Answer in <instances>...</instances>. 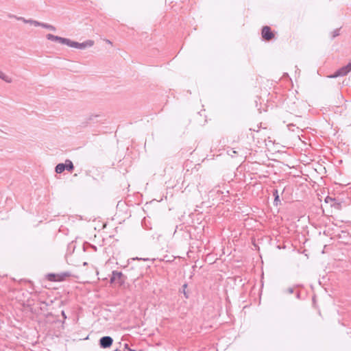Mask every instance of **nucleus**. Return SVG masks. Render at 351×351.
Segmentation results:
<instances>
[{
	"instance_id": "f257e3e1",
	"label": "nucleus",
	"mask_w": 351,
	"mask_h": 351,
	"mask_svg": "<svg viewBox=\"0 0 351 351\" xmlns=\"http://www.w3.org/2000/svg\"><path fill=\"white\" fill-rule=\"evenodd\" d=\"M126 279V276L122 272L114 270L112 272L110 282V284H117L119 287H123Z\"/></svg>"
},
{
	"instance_id": "f03ea898",
	"label": "nucleus",
	"mask_w": 351,
	"mask_h": 351,
	"mask_svg": "<svg viewBox=\"0 0 351 351\" xmlns=\"http://www.w3.org/2000/svg\"><path fill=\"white\" fill-rule=\"evenodd\" d=\"M72 276L69 271H63L58 274H48L47 279L51 282H62Z\"/></svg>"
},
{
	"instance_id": "7ed1b4c3",
	"label": "nucleus",
	"mask_w": 351,
	"mask_h": 351,
	"mask_svg": "<svg viewBox=\"0 0 351 351\" xmlns=\"http://www.w3.org/2000/svg\"><path fill=\"white\" fill-rule=\"evenodd\" d=\"M351 71V62L347 65L337 69L332 75L330 76L332 78H336L340 76H345Z\"/></svg>"
},
{
	"instance_id": "20e7f679",
	"label": "nucleus",
	"mask_w": 351,
	"mask_h": 351,
	"mask_svg": "<svg viewBox=\"0 0 351 351\" xmlns=\"http://www.w3.org/2000/svg\"><path fill=\"white\" fill-rule=\"evenodd\" d=\"M261 36L265 41H270L275 37L274 33L269 26H263L261 29Z\"/></svg>"
},
{
	"instance_id": "39448f33",
	"label": "nucleus",
	"mask_w": 351,
	"mask_h": 351,
	"mask_svg": "<svg viewBox=\"0 0 351 351\" xmlns=\"http://www.w3.org/2000/svg\"><path fill=\"white\" fill-rule=\"evenodd\" d=\"M94 44V41L91 40H88L84 43H78L75 41H73L71 40L69 47L76 48V49H84L87 47H92Z\"/></svg>"
},
{
	"instance_id": "423d86ee",
	"label": "nucleus",
	"mask_w": 351,
	"mask_h": 351,
	"mask_svg": "<svg viewBox=\"0 0 351 351\" xmlns=\"http://www.w3.org/2000/svg\"><path fill=\"white\" fill-rule=\"evenodd\" d=\"M113 343V339L110 336H104L100 338L99 345L101 348H109Z\"/></svg>"
},
{
	"instance_id": "0eeeda50",
	"label": "nucleus",
	"mask_w": 351,
	"mask_h": 351,
	"mask_svg": "<svg viewBox=\"0 0 351 351\" xmlns=\"http://www.w3.org/2000/svg\"><path fill=\"white\" fill-rule=\"evenodd\" d=\"M65 170L72 172L74 170V165L71 160L66 159L64 163Z\"/></svg>"
},
{
	"instance_id": "6e6552de",
	"label": "nucleus",
	"mask_w": 351,
	"mask_h": 351,
	"mask_svg": "<svg viewBox=\"0 0 351 351\" xmlns=\"http://www.w3.org/2000/svg\"><path fill=\"white\" fill-rule=\"evenodd\" d=\"M65 170L64 163H59L55 167V171L57 173H61Z\"/></svg>"
},
{
	"instance_id": "1a4fd4ad",
	"label": "nucleus",
	"mask_w": 351,
	"mask_h": 351,
	"mask_svg": "<svg viewBox=\"0 0 351 351\" xmlns=\"http://www.w3.org/2000/svg\"><path fill=\"white\" fill-rule=\"evenodd\" d=\"M188 287V285L187 283H184L182 286V288L180 289V291L183 293L184 297L188 299L189 298V291H187L186 289Z\"/></svg>"
},
{
	"instance_id": "9d476101",
	"label": "nucleus",
	"mask_w": 351,
	"mask_h": 351,
	"mask_svg": "<svg viewBox=\"0 0 351 351\" xmlns=\"http://www.w3.org/2000/svg\"><path fill=\"white\" fill-rule=\"evenodd\" d=\"M0 79L3 80V81H5L7 83L12 82V79L10 77H8V75H6L4 73H3L1 70H0Z\"/></svg>"
},
{
	"instance_id": "9b49d317",
	"label": "nucleus",
	"mask_w": 351,
	"mask_h": 351,
	"mask_svg": "<svg viewBox=\"0 0 351 351\" xmlns=\"http://www.w3.org/2000/svg\"><path fill=\"white\" fill-rule=\"evenodd\" d=\"M39 26H40L43 28L49 29L51 31H56V29L53 25L47 24V23H40V25H39Z\"/></svg>"
},
{
	"instance_id": "f8f14e48",
	"label": "nucleus",
	"mask_w": 351,
	"mask_h": 351,
	"mask_svg": "<svg viewBox=\"0 0 351 351\" xmlns=\"http://www.w3.org/2000/svg\"><path fill=\"white\" fill-rule=\"evenodd\" d=\"M58 42L61 43V44L66 45L69 46L71 40L69 39V38H62V37L60 36L59 40H58Z\"/></svg>"
},
{
	"instance_id": "ddd939ff",
	"label": "nucleus",
	"mask_w": 351,
	"mask_h": 351,
	"mask_svg": "<svg viewBox=\"0 0 351 351\" xmlns=\"http://www.w3.org/2000/svg\"><path fill=\"white\" fill-rule=\"evenodd\" d=\"M46 37L48 40L56 42H58L60 38L58 36H55L51 34H47Z\"/></svg>"
},
{
	"instance_id": "4468645a",
	"label": "nucleus",
	"mask_w": 351,
	"mask_h": 351,
	"mask_svg": "<svg viewBox=\"0 0 351 351\" xmlns=\"http://www.w3.org/2000/svg\"><path fill=\"white\" fill-rule=\"evenodd\" d=\"M24 23H29L31 25H34V26H39V25H40V22L32 19L24 20Z\"/></svg>"
},
{
	"instance_id": "2eb2a0df",
	"label": "nucleus",
	"mask_w": 351,
	"mask_h": 351,
	"mask_svg": "<svg viewBox=\"0 0 351 351\" xmlns=\"http://www.w3.org/2000/svg\"><path fill=\"white\" fill-rule=\"evenodd\" d=\"M97 115H90L86 119V121L83 123L84 126H86L90 121H93L95 118H96Z\"/></svg>"
},
{
	"instance_id": "dca6fc26",
	"label": "nucleus",
	"mask_w": 351,
	"mask_h": 351,
	"mask_svg": "<svg viewBox=\"0 0 351 351\" xmlns=\"http://www.w3.org/2000/svg\"><path fill=\"white\" fill-rule=\"evenodd\" d=\"M273 195L275 197L274 198V204L276 205L278 204V202H280V199H279V195L278 194V191L277 190H275L273 193Z\"/></svg>"
},
{
	"instance_id": "f3484780",
	"label": "nucleus",
	"mask_w": 351,
	"mask_h": 351,
	"mask_svg": "<svg viewBox=\"0 0 351 351\" xmlns=\"http://www.w3.org/2000/svg\"><path fill=\"white\" fill-rule=\"evenodd\" d=\"M123 346V351H142L141 350H136L130 348L129 347L128 344L126 343H124Z\"/></svg>"
},
{
	"instance_id": "a211bd4d",
	"label": "nucleus",
	"mask_w": 351,
	"mask_h": 351,
	"mask_svg": "<svg viewBox=\"0 0 351 351\" xmlns=\"http://www.w3.org/2000/svg\"><path fill=\"white\" fill-rule=\"evenodd\" d=\"M339 30L340 29H335L331 34H332V36H331V38L332 39H334L335 37L338 36L340 34H339Z\"/></svg>"
},
{
	"instance_id": "6ab92c4d",
	"label": "nucleus",
	"mask_w": 351,
	"mask_h": 351,
	"mask_svg": "<svg viewBox=\"0 0 351 351\" xmlns=\"http://www.w3.org/2000/svg\"><path fill=\"white\" fill-rule=\"evenodd\" d=\"M228 154L231 156H234V154H238V151L235 149V148H232L231 149L228 151Z\"/></svg>"
},
{
	"instance_id": "aec40b11",
	"label": "nucleus",
	"mask_w": 351,
	"mask_h": 351,
	"mask_svg": "<svg viewBox=\"0 0 351 351\" xmlns=\"http://www.w3.org/2000/svg\"><path fill=\"white\" fill-rule=\"evenodd\" d=\"M335 201V198H332L330 196H327L326 198H325V202L326 203H332V202Z\"/></svg>"
},
{
	"instance_id": "412c9836",
	"label": "nucleus",
	"mask_w": 351,
	"mask_h": 351,
	"mask_svg": "<svg viewBox=\"0 0 351 351\" xmlns=\"http://www.w3.org/2000/svg\"><path fill=\"white\" fill-rule=\"evenodd\" d=\"M287 292H288L289 293H293V288H291V287H290V288H289V289H287Z\"/></svg>"
},
{
	"instance_id": "4be33fe9",
	"label": "nucleus",
	"mask_w": 351,
	"mask_h": 351,
	"mask_svg": "<svg viewBox=\"0 0 351 351\" xmlns=\"http://www.w3.org/2000/svg\"><path fill=\"white\" fill-rule=\"evenodd\" d=\"M61 314H62V317H63L64 319H65L66 318V314H65L64 311H62V313H61Z\"/></svg>"
},
{
	"instance_id": "5701e85b",
	"label": "nucleus",
	"mask_w": 351,
	"mask_h": 351,
	"mask_svg": "<svg viewBox=\"0 0 351 351\" xmlns=\"http://www.w3.org/2000/svg\"><path fill=\"white\" fill-rule=\"evenodd\" d=\"M17 19H18V20H19V21H22L23 22H24V20H26V19H25V18H23V17H18V18H17Z\"/></svg>"
},
{
	"instance_id": "b1692460",
	"label": "nucleus",
	"mask_w": 351,
	"mask_h": 351,
	"mask_svg": "<svg viewBox=\"0 0 351 351\" xmlns=\"http://www.w3.org/2000/svg\"><path fill=\"white\" fill-rule=\"evenodd\" d=\"M27 303H28V304H27V305H28V306H32V301H31L30 300H27Z\"/></svg>"
},
{
	"instance_id": "393cba45",
	"label": "nucleus",
	"mask_w": 351,
	"mask_h": 351,
	"mask_svg": "<svg viewBox=\"0 0 351 351\" xmlns=\"http://www.w3.org/2000/svg\"><path fill=\"white\" fill-rule=\"evenodd\" d=\"M106 43H108V44H110V45L112 44V43L110 40H106Z\"/></svg>"
},
{
	"instance_id": "a878e982",
	"label": "nucleus",
	"mask_w": 351,
	"mask_h": 351,
	"mask_svg": "<svg viewBox=\"0 0 351 351\" xmlns=\"http://www.w3.org/2000/svg\"><path fill=\"white\" fill-rule=\"evenodd\" d=\"M296 296H297L298 298H300V293L299 292L297 293Z\"/></svg>"
},
{
	"instance_id": "bb28decb",
	"label": "nucleus",
	"mask_w": 351,
	"mask_h": 351,
	"mask_svg": "<svg viewBox=\"0 0 351 351\" xmlns=\"http://www.w3.org/2000/svg\"><path fill=\"white\" fill-rule=\"evenodd\" d=\"M119 348H121V346H122L121 342H119Z\"/></svg>"
}]
</instances>
